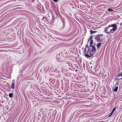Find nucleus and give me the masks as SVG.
Here are the masks:
<instances>
[{
    "mask_svg": "<svg viewBox=\"0 0 122 122\" xmlns=\"http://www.w3.org/2000/svg\"><path fill=\"white\" fill-rule=\"evenodd\" d=\"M90 33L91 34H92L93 33H95L97 32L96 31H93L92 30H90Z\"/></svg>",
    "mask_w": 122,
    "mask_h": 122,
    "instance_id": "39448f33",
    "label": "nucleus"
},
{
    "mask_svg": "<svg viewBox=\"0 0 122 122\" xmlns=\"http://www.w3.org/2000/svg\"><path fill=\"white\" fill-rule=\"evenodd\" d=\"M116 109V107H114L113 109L112 112H114Z\"/></svg>",
    "mask_w": 122,
    "mask_h": 122,
    "instance_id": "4468645a",
    "label": "nucleus"
},
{
    "mask_svg": "<svg viewBox=\"0 0 122 122\" xmlns=\"http://www.w3.org/2000/svg\"><path fill=\"white\" fill-rule=\"evenodd\" d=\"M93 43V41L92 40H91L90 43V46L91 47V45H92V44Z\"/></svg>",
    "mask_w": 122,
    "mask_h": 122,
    "instance_id": "1a4fd4ad",
    "label": "nucleus"
},
{
    "mask_svg": "<svg viewBox=\"0 0 122 122\" xmlns=\"http://www.w3.org/2000/svg\"><path fill=\"white\" fill-rule=\"evenodd\" d=\"M101 43H98L97 45V49L99 47L101 46Z\"/></svg>",
    "mask_w": 122,
    "mask_h": 122,
    "instance_id": "0eeeda50",
    "label": "nucleus"
},
{
    "mask_svg": "<svg viewBox=\"0 0 122 122\" xmlns=\"http://www.w3.org/2000/svg\"><path fill=\"white\" fill-rule=\"evenodd\" d=\"M121 76L122 77V72L120 73L119 74L117 75V77L119 76Z\"/></svg>",
    "mask_w": 122,
    "mask_h": 122,
    "instance_id": "f8f14e48",
    "label": "nucleus"
},
{
    "mask_svg": "<svg viewBox=\"0 0 122 122\" xmlns=\"http://www.w3.org/2000/svg\"><path fill=\"white\" fill-rule=\"evenodd\" d=\"M85 56L86 57H91V56H90L88 54H85Z\"/></svg>",
    "mask_w": 122,
    "mask_h": 122,
    "instance_id": "9b49d317",
    "label": "nucleus"
},
{
    "mask_svg": "<svg viewBox=\"0 0 122 122\" xmlns=\"http://www.w3.org/2000/svg\"><path fill=\"white\" fill-rule=\"evenodd\" d=\"M108 10L109 11H112L113 10L112 9L109 8L108 9Z\"/></svg>",
    "mask_w": 122,
    "mask_h": 122,
    "instance_id": "ddd939ff",
    "label": "nucleus"
},
{
    "mask_svg": "<svg viewBox=\"0 0 122 122\" xmlns=\"http://www.w3.org/2000/svg\"><path fill=\"white\" fill-rule=\"evenodd\" d=\"M86 51V49H85L84 50V51Z\"/></svg>",
    "mask_w": 122,
    "mask_h": 122,
    "instance_id": "aec40b11",
    "label": "nucleus"
},
{
    "mask_svg": "<svg viewBox=\"0 0 122 122\" xmlns=\"http://www.w3.org/2000/svg\"><path fill=\"white\" fill-rule=\"evenodd\" d=\"M68 66H69V69H71L72 68V65L70 63H68Z\"/></svg>",
    "mask_w": 122,
    "mask_h": 122,
    "instance_id": "f03ea898",
    "label": "nucleus"
},
{
    "mask_svg": "<svg viewBox=\"0 0 122 122\" xmlns=\"http://www.w3.org/2000/svg\"><path fill=\"white\" fill-rule=\"evenodd\" d=\"M113 112H112L111 113V114H113Z\"/></svg>",
    "mask_w": 122,
    "mask_h": 122,
    "instance_id": "6ab92c4d",
    "label": "nucleus"
},
{
    "mask_svg": "<svg viewBox=\"0 0 122 122\" xmlns=\"http://www.w3.org/2000/svg\"><path fill=\"white\" fill-rule=\"evenodd\" d=\"M118 88V86H116L115 88V89H114V91L115 92H117V90Z\"/></svg>",
    "mask_w": 122,
    "mask_h": 122,
    "instance_id": "423d86ee",
    "label": "nucleus"
},
{
    "mask_svg": "<svg viewBox=\"0 0 122 122\" xmlns=\"http://www.w3.org/2000/svg\"><path fill=\"white\" fill-rule=\"evenodd\" d=\"M13 94L12 93H10L9 94V96L10 98L12 97L13 96Z\"/></svg>",
    "mask_w": 122,
    "mask_h": 122,
    "instance_id": "6e6552de",
    "label": "nucleus"
},
{
    "mask_svg": "<svg viewBox=\"0 0 122 122\" xmlns=\"http://www.w3.org/2000/svg\"><path fill=\"white\" fill-rule=\"evenodd\" d=\"M95 50L92 49L91 52L90 53L91 54L93 55V53H95Z\"/></svg>",
    "mask_w": 122,
    "mask_h": 122,
    "instance_id": "7ed1b4c3",
    "label": "nucleus"
},
{
    "mask_svg": "<svg viewBox=\"0 0 122 122\" xmlns=\"http://www.w3.org/2000/svg\"><path fill=\"white\" fill-rule=\"evenodd\" d=\"M90 47H92V49H94V50H96V48H95V47L94 46L92 45H91V46Z\"/></svg>",
    "mask_w": 122,
    "mask_h": 122,
    "instance_id": "9d476101",
    "label": "nucleus"
},
{
    "mask_svg": "<svg viewBox=\"0 0 122 122\" xmlns=\"http://www.w3.org/2000/svg\"><path fill=\"white\" fill-rule=\"evenodd\" d=\"M92 36H90V40H91L92 39Z\"/></svg>",
    "mask_w": 122,
    "mask_h": 122,
    "instance_id": "dca6fc26",
    "label": "nucleus"
},
{
    "mask_svg": "<svg viewBox=\"0 0 122 122\" xmlns=\"http://www.w3.org/2000/svg\"><path fill=\"white\" fill-rule=\"evenodd\" d=\"M117 29V25L115 24L109 25L108 27H105L104 31L107 34L114 33Z\"/></svg>",
    "mask_w": 122,
    "mask_h": 122,
    "instance_id": "f257e3e1",
    "label": "nucleus"
},
{
    "mask_svg": "<svg viewBox=\"0 0 122 122\" xmlns=\"http://www.w3.org/2000/svg\"><path fill=\"white\" fill-rule=\"evenodd\" d=\"M53 1L55 2H57L58 1V0H53Z\"/></svg>",
    "mask_w": 122,
    "mask_h": 122,
    "instance_id": "2eb2a0df",
    "label": "nucleus"
},
{
    "mask_svg": "<svg viewBox=\"0 0 122 122\" xmlns=\"http://www.w3.org/2000/svg\"><path fill=\"white\" fill-rule=\"evenodd\" d=\"M15 81V80H12V82H13V83H14V82Z\"/></svg>",
    "mask_w": 122,
    "mask_h": 122,
    "instance_id": "a211bd4d",
    "label": "nucleus"
},
{
    "mask_svg": "<svg viewBox=\"0 0 122 122\" xmlns=\"http://www.w3.org/2000/svg\"><path fill=\"white\" fill-rule=\"evenodd\" d=\"M15 83H13L11 85V88L13 89L15 88Z\"/></svg>",
    "mask_w": 122,
    "mask_h": 122,
    "instance_id": "20e7f679",
    "label": "nucleus"
},
{
    "mask_svg": "<svg viewBox=\"0 0 122 122\" xmlns=\"http://www.w3.org/2000/svg\"><path fill=\"white\" fill-rule=\"evenodd\" d=\"M112 115V114H111V113L109 115V117H111Z\"/></svg>",
    "mask_w": 122,
    "mask_h": 122,
    "instance_id": "f3484780",
    "label": "nucleus"
}]
</instances>
